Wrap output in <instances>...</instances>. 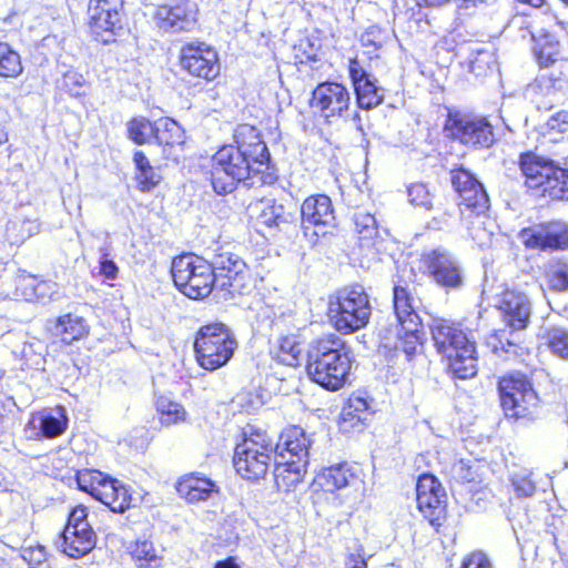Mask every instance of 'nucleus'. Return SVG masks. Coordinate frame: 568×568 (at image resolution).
<instances>
[{"mask_svg": "<svg viewBox=\"0 0 568 568\" xmlns=\"http://www.w3.org/2000/svg\"><path fill=\"white\" fill-rule=\"evenodd\" d=\"M236 144L222 145L211 158L210 181L215 193H232L237 185L268 169L271 155L260 131L251 124H239Z\"/></svg>", "mask_w": 568, "mask_h": 568, "instance_id": "nucleus-1", "label": "nucleus"}, {"mask_svg": "<svg viewBox=\"0 0 568 568\" xmlns=\"http://www.w3.org/2000/svg\"><path fill=\"white\" fill-rule=\"evenodd\" d=\"M440 362L449 375L469 379L478 372V351L473 331L460 321L437 318L429 326Z\"/></svg>", "mask_w": 568, "mask_h": 568, "instance_id": "nucleus-2", "label": "nucleus"}, {"mask_svg": "<svg viewBox=\"0 0 568 568\" xmlns=\"http://www.w3.org/2000/svg\"><path fill=\"white\" fill-rule=\"evenodd\" d=\"M352 365L349 344L336 333H327L313 341L305 371L316 385L337 392L348 383Z\"/></svg>", "mask_w": 568, "mask_h": 568, "instance_id": "nucleus-3", "label": "nucleus"}, {"mask_svg": "<svg viewBox=\"0 0 568 568\" xmlns=\"http://www.w3.org/2000/svg\"><path fill=\"white\" fill-rule=\"evenodd\" d=\"M373 306L361 283H349L333 291L326 303V316L336 333L352 335L371 322Z\"/></svg>", "mask_w": 568, "mask_h": 568, "instance_id": "nucleus-4", "label": "nucleus"}, {"mask_svg": "<svg viewBox=\"0 0 568 568\" xmlns=\"http://www.w3.org/2000/svg\"><path fill=\"white\" fill-rule=\"evenodd\" d=\"M516 165L524 186L531 194L551 200L568 199V168L532 150L520 152Z\"/></svg>", "mask_w": 568, "mask_h": 568, "instance_id": "nucleus-5", "label": "nucleus"}, {"mask_svg": "<svg viewBox=\"0 0 568 568\" xmlns=\"http://www.w3.org/2000/svg\"><path fill=\"white\" fill-rule=\"evenodd\" d=\"M534 371L507 372L497 379V394L500 408L508 420L530 423L537 418L540 398L534 386Z\"/></svg>", "mask_w": 568, "mask_h": 568, "instance_id": "nucleus-6", "label": "nucleus"}, {"mask_svg": "<svg viewBox=\"0 0 568 568\" xmlns=\"http://www.w3.org/2000/svg\"><path fill=\"white\" fill-rule=\"evenodd\" d=\"M237 346L236 337L225 323H205L194 333L195 363L206 372H215L231 362Z\"/></svg>", "mask_w": 568, "mask_h": 568, "instance_id": "nucleus-7", "label": "nucleus"}, {"mask_svg": "<svg viewBox=\"0 0 568 568\" xmlns=\"http://www.w3.org/2000/svg\"><path fill=\"white\" fill-rule=\"evenodd\" d=\"M274 454V443L266 430L248 425L235 445L233 467L245 480L256 481L268 473Z\"/></svg>", "mask_w": 568, "mask_h": 568, "instance_id": "nucleus-8", "label": "nucleus"}, {"mask_svg": "<svg viewBox=\"0 0 568 568\" xmlns=\"http://www.w3.org/2000/svg\"><path fill=\"white\" fill-rule=\"evenodd\" d=\"M449 181L456 199L459 220L467 227L490 212V197L484 183L464 165L449 170Z\"/></svg>", "mask_w": 568, "mask_h": 568, "instance_id": "nucleus-9", "label": "nucleus"}, {"mask_svg": "<svg viewBox=\"0 0 568 568\" xmlns=\"http://www.w3.org/2000/svg\"><path fill=\"white\" fill-rule=\"evenodd\" d=\"M214 288L225 301L251 296L256 278L246 262L233 252H221L213 260Z\"/></svg>", "mask_w": 568, "mask_h": 568, "instance_id": "nucleus-10", "label": "nucleus"}, {"mask_svg": "<svg viewBox=\"0 0 568 568\" xmlns=\"http://www.w3.org/2000/svg\"><path fill=\"white\" fill-rule=\"evenodd\" d=\"M171 275L178 291L190 300H204L214 290L213 262L194 253L175 256Z\"/></svg>", "mask_w": 568, "mask_h": 568, "instance_id": "nucleus-11", "label": "nucleus"}, {"mask_svg": "<svg viewBox=\"0 0 568 568\" xmlns=\"http://www.w3.org/2000/svg\"><path fill=\"white\" fill-rule=\"evenodd\" d=\"M443 132L448 140L475 151L490 149L497 141L495 125L488 116L460 110L447 111Z\"/></svg>", "mask_w": 568, "mask_h": 568, "instance_id": "nucleus-12", "label": "nucleus"}, {"mask_svg": "<svg viewBox=\"0 0 568 568\" xmlns=\"http://www.w3.org/2000/svg\"><path fill=\"white\" fill-rule=\"evenodd\" d=\"M74 480L81 491L106 506L112 513L123 514L132 506L130 487L106 473L82 468L75 471Z\"/></svg>", "mask_w": 568, "mask_h": 568, "instance_id": "nucleus-13", "label": "nucleus"}, {"mask_svg": "<svg viewBox=\"0 0 568 568\" xmlns=\"http://www.w3.org/2000/svg\"><path fill=\"white\" fill-rule=\"evenodd\" d=\"M85 24L95 42L115 43L128 27L123 0H89Z\"/></svg>", "mask_w": 568, "mask_h": 568, "instance_id": "nucleus-14", "label": "nucleus"}, {"mask_svg": "<svg viewBox=\"0 0 568 568\" xmlns=\"http://www.w3.org/2000/svg\"><path fill=\"white\" fill-rule=\"evenodd\" d=\"M97 541V532L89 523V507L84 504L70 507L60 532V551L71 559H80L95 548Z\"/></svg>", "mask_w": 568, "mask_h": 568, "instance_id": "nucleus-15", "label": "nucleus"}, {"mask_svg": "<svg viewBox=\"0 0 568 568\" xmlns=\"http://www.w3.org/2000/svg\"><path fill=\"white\" fill-rule=\"evenodd\" d=\"M416 504L423 518L437 534L445 532L448 521L447 496L439 479L423 473L416 480Z\"/></svg>", "mask_w": 568, "mask_h": 568, "instance_id": "nucleus-16", "label": "nucleus"}, {"mask_svg": "<svg viewBox=\"0 0 568 568\" xmlns=\"http://www.w3.org/2000/svg\"><path fill=\"white\" fill-rule=\"evenodd\" d=\"M310 108L327 124L346 119L352 108L348 88L335 80H325L315 85L308 100Z\"/></svg>", "mask_w": 568, "mask_h": 568, "instance_id": "nucleus-17", "label": "nucleus"}, {"mask_svg": "<svg viewBox=\"0 0 568 568\" xmlns=\"http://www.w3.org/2000/svg\"><path fill=\"white\" fill-rule=\"evenodd\" d=\"M178 65L186 77L204 82L214 81L221 73L217 51L211 44L200 40L181 45Z\"/></svg>", "mask_w": 568, "mask_h": 568, "instance_id": "nucleus-18", "label": "nucleus"}, {"mask_svg": "<svg viewBox=\"0 0 568 568\" xmlns=\"http://www.w3.org/2000/svg\"><path fill=\"white\" fill-rule=\"evenodd\" d=\"M417 272L413 266L397 270L393 285L392 304L396 323L422 322L416 296Z\"/></svg>", "mask_w": 568, "mask_h": 568, "instance_id": "nucleus-19", "label": "nucleus"}, {"mask_svg": "<svg viewBox=\"0 0 568 568\" xmlns=\"http://www.w3.org/2000/svg\"><path fill=\"white\" fill-rule=\"evenodd\" d=\"M518 237L526 250L567 251L568 224L558 220L542 222L536 226L521 229Z\"/></svg>", "mask_w": 568, "mask_h": 568, "instance_id": "nucleus-20", "label": "nucleus"}, {"mask_svg": "<svg viewBox=\"0 0 568 568\" xmlns=\"http://www.w3.org/2000/svg\"><path fill=\"white\" fill-rule=\"evenodd\" d=\"M495 307L500 313L501 321L511 332L524 331L528 327L531 303L524 292L505 286L496 297Z\"/></svg>", "mask_w": 568, "mask_h": 568, "instance_id": "nucleus-21", "label": "nucleus"}, {"mask_svg": "<svg viewBox=\"0 0 568 568\" xmlns=\"http://www.w3.org/2000/svg\"><path fill=\"white\" fill-rule=\"evenodd\" d=\"M356 480L357 474L347 462L324 467L314 476L311 483V496L314 503H321L326 500L329 495L351 486Z\"/></svg>", "mask_w": 568, "mask_h": 568, "instance_id": "nucleus-22", "label": "nucleus"}, {"mask_svg": "<svg viewBox=\"0 0 568 568\" xmlns=\"http://www.w3.org/2000/svg\"><path fill=\"white\" fill-rule=\"evenodd\" d=\"M347 71L359 109L368 111L384 102V89L378 84V80L365 70L358 57L348 60Z\"/></svg>", "mask_w": 568, "mask_h": 568, "instance_id": "nucleus-23", "label": "nucleus"}, {"mask_svg": "<svg viewBox=\"0 0 568 568\" xmlns=\"http://www.w3.org/2000/svg\"><path fill=\"white\" fill-rule=\"evenodd\" d=\"M336 224L335 209L332 199L322 193L306 196L301 204V225L305 232L313 229L314 234H325Z\"/></svg>", "mask_w": 568, "mask_h": 568, "instance_id": "nucleus-24", "label": "nucleus"}, {"mask_svg": "<svg viewBox=\"0 0 568 568\" xmlns=\"http://www.w3.org/2000/svg\"><path fill=\"white\" fill-rule=\"evenodd\" d=\"M251 209L255 213L251 215L254 224L271 234L287 231L296 224L295 213L275 199H261L251 205Z\"/></svg>", "mask_w": 568, "mask_h": 568, "instance_id": "nucleus-25", "label": "nucleus"}, {"mask_svg": "<svg viewBox=\"0 0 568 568\" xmlns=\"http://www.w3.org/2000/svg\"><path fill=\"white\" fill-rule=\"evenodd\" d=\"M424 263L429 276L445 288H458L463 285V273L458 263L444 251L433 250L423 254Z\"/></svg>", "mask_w": 568, "mask_h": 568, "instance_id": "nucleus-26", "label": "nucleus"}, {"mask_svg": "<svg viewBox=\"0 0 568 568\" xmlns=\"http://www.w3.org/2000/svg\"><path fill=\"white\" fill-rule=\"evenodd\" d=\"M196 11L189 0H176L156 8L154 20L163 31H187L195 23Z\"/></svg>", "mask_w": 568, "mask_h": 568, "instance_id": "nucleus-27", "label": "nucleus"}, {"mask_svg": "<svg viewBox=\"0 0 568 568\" xmlns=\"http://www.w3.org/2000/svg\"><path fill=\"white\" fill-rule=\"evenodd\" d=\"M531 52L540 69H548L556 63L560 64V72L554 82H561L568 75V59L562 55L561 47L555 36L542 32L532 37Z\"/></svg>", "mask_w": 568, "mask_h": 568, "instance_id": "nucleus-28", "label": "nucleus"}, {"mask_svg": "<svg viewBox=\"0 0 568 568\" xmlns=\"http://www.w3.org/2000/svg\"><path fill=\"white\" fill-rule=\"evenodd\" d=\"M153 142L161 148L164 159L179 162L178 151H183L186 135L183 126L170 116L156 119Z\"/></svg>", "mask_w": 568, "mask_h": 568, "instance_id": "nucleus-29", "label": "nucleus"}, {"mask_svg": "<svg viewBox=\"0 0 568 568\" xmlns=\"http://www.w3.org/2000/svg\"><path fill=\"white\" fill-rule=\"evenodd\" d=\"M305 341L300 332L295 331L280 334L270 344V356L278 364L297 367L301 364Z\"/></svg>", "mask_w": 568, "mask_h": 568, "instance_id": "nucleus-30", "label": "nucleus"}, {"mask_svg": "<svg viewBox=\"0 0 568 568\" xmlns=\"http://www.w3.org/2000/svg\"><path fill=\"white\" fill-rule=\"evenodd\" d=\"M310 447L311 439L304 428L298 425H287L280 433L277 443L274 444V453L278 458L287 456L308 462Z\"/></svg>", "mask_w": 568, "mask_h": 568, "instance_id": "nucleus-31", "label": "nucleus"}, {"mask_svg": "<svg viewBox=\"0 0 568 568\" xmlns=\"http://www.w3.org/2000/svg\"><path fill=\"white\" fill-rule=\"evenodd\" d=\"M372 414V399L359 392L352 393L338 415V426L344 432L361 428Z\"/></svg>", "mask_w": 568, "mask_h": 568, "instance_id": "nucleus-32", "label": "nucleus"}, {"mask_svg": "<svg viewBox=\"0 0 568 568\" xmlns=\"http://www.w3.org/2000/svg\"><path fill=\"white\" fill-rule=\"evenodd\" d=\"M175 489L178 495L190 504L206 500L217 491L215 483L197 471L181 476Z\"/></svg>", "mask_w": 568, "mask_h": 568, "instance_id": "nucleus-33", "label": "nucleus"}, {"mask_svg": "<svg viewBox=\"0 0 568 568\" xmlns=\"http://www.w3.org/2000/svg\"><path fill=\"white\" fill-rule=\"evenodd\" d=\"M308 462L283 457L275 463L274 481L278 490L290 491L304 480Z\"/></svg>", "mask_w": 568, "mask_h": 568, "instance_id": "nucleus-34", "label": "nucleus"}, {"mask_svg": "<svg viewBox=\"0 0 568 568\" xmlns=\"http://www.w3.org/2000/svg\"><path fill=\"white\" fill-rule=\"evenodd\" d=\"M423 348V321L396 323L395 351L402 352L407 361H413Z\"/></svg>", "mask_w": 568, "mask_h": 568, "instance_id": "nucleus-35", "label": "nucleus"}, {"mask_svg": "<svg viewBox=\"0 0 568 568\" xmlns=\"http://www.w3.org/2000/svg\"><path fill=\"white\" fill-rule=\"evenodd\" d=\"M57 336L64 345L85 339L90 335V325L82 316L65 313L54 320Z\"/></svg>", "mask_w": 568, "mask_h": 568, "instance_id": "nucleus-36", "label": "nucleus"}, {"mask_svg": "<svg viewBox=\"0 0 568 568\" xmlns=\"http://www.w3.org/2000/svg\"><path fill=\"white\" fill-rule=\"evenodd\" d=\"M134 164V182L136 189L141 193H150L159 186L162 181V175L158 169L152 165L148 155L142 151L138 150L133 153Z\"/></svg>", "mask_w": 568, "mask_h": 568, "instance_id": "nucleus-37", "label": "nucleus"}, {"mask_svg": "<svg viewBox=\"0 0 568 568\" xmlns=\"http://www.w3.org/2000/svg\"><path fill=\"white\" fill-rule=\"evenodd\" d=\"M128 555L136 568H161L163 557L148 538H136L126 548Z\"/></svg>", "mask_w": 568, "mask_h": 568, "instance_id": "nucleus-38", "label": "nucleus"}, {"mask_svg": "<svg viewBox=\"0 0 568 568\" xmlns=\"http://www.w3.org/2000/svg\"><path fill=\"white\" fill-rule=\"evenodd\" d=\"M155 412L160 424L170 427L189 422V413L180 402L160 396L155 400Z\"/></svg>", "mask_w": 568, "mask_h": 568, "instance_id": "nucleus-39", "label": "nucleus"}, {"mask_svg": "<svg viewBox=\"0 0 568 568\" xmlns=\"http://www.w3.org/2000/svg\"><path fill=\"white\" fill-rule=\"evenodd\" d=\"M55 415L41 414L40 422V436L47 439L60 437L65 433L69 426V417L67 409L63 405L58 404L54 406Z\"/></svg>", "mask_w": 568, "mask_h": 568, "instance_id": "nucleus-40", "label": "nucleus"}, {"mask_svg": "<svg viewBox=\"0 0 568 568\" xmlns=\"http://www.w3.org/2000/svg\"><path fill=\"white\" fill-rule=\"evenodd\" d=\"M156 129V120L146 116H133L126 123L128 138L138 145L153 142Z\"/></svg>", "mask_w": 568, "mask_h": 568, "instance_id": "nucleus-41", "label": "nucleus"}, {"mask_svg": "<svg viewBox=\"0 0 568 568\" xmlns=\"http://www.w3.org/2000/svg\"><path fill=\"white\" fill-rule=\"evenodd\" d=\"M541 338L554 356L568 361V328L557 325L547 327Z\"/></svg>", "mask_w": 568, "mask_h": 568, "instance_id": "nucleus-42", "label": "nucleus"}, {"mask_svg": "<svg viewBox=\"0 0 568 568\" xmlns=\"http://www.w3.org/2000/svg\"><path fill=\"white\" fill-rule=\"evenodd\" d=\"M21 55L7 42H0V78L17 79L23 73Z\"/></svg>", "mask_w": 568, "mask_h": 568, "instance_id": "nucleus-43", "label": "nucleus"}, {"mask_svg": "<svg viewBox=\"0 0 568 568\" xmlns=\"http://www.w3.org/2000/svg\"><path fill=\"white\" fill-rule=\"evenodd\" d=\"M544 277L551 292L568 291V263L562 260L549 263L544 270Z\"/></svg>", "mask_w": 568, "mask_h": 568, "instance_id": "nucleus-44", "label": "nucleus"}, {"mask_svg": "<svg viewBox=\"0 0 568 568\" xmlns=\"http://www.w3.org/2000/svg\"><path fill=\"white\" fill-rule=\"evenodd\" d=\"M409 203L419 209L432 211L434 209L436 194L426 182L417 181L406 187Z\"/></svg>", "mask_w": 568, "mask_h": 568, "instance_id": "nucleus-45", "label": "nucleus"}, {"mask_svg": "<svg viewBox=\"0 0 568 568\" xmlns=\"http://www.w3.org/2000/svg\"><path fill=\"white\" fill-rule=\"evenodd\" d=\"M487 346L497 355L517 353L518 344L509 339L505 328L495 329L487 336Z\"/></svg>", "mask_w": 568, "mask_h": 568, "instance_id": "nucleus-46", "label": "nucleus"}, {"mask_svg": "<svg viewBox=\"0 0 568 568\" xmlns=\"http://www.w3.org/2000/svg\"><path fill=\"white\" fill-rule=\"evenodd\" d=\"M41 284L42 283L38 282L33 276H23L16 285V294L28 302L38 301L43 295L38 292Z\"/></svg>", "mask_w": 568, "mask_h": 568, "instance_id": "nucleus-47", "label": "nucleus"}, {"mask_svg": "<svg viewBox=\"0 0 568 568\" xmlns=\"http://www.w3.org/2000/svg\"><path fill=\"white\" fill-rule=\"evenodd\" d=\"M22 557L29 565L40 568L48 562L50 552L47 546L37 544L24 548Z\"/></svg>", "mask_w": 568, "mask_h": 568, "instance_id": "nucleus-48", "label": "nucleus"}, {"mask_svg": "<svg viewBox=\"0 0 568 568\" xmlns=\"http://www.w3.org/2000/svg\"><path fill=\"white\" fill-rule=\"evenodd\" d=\"M459 568H493V565L486 554L474 550L463 557Z\"/></svg>", "mask_w": 568, "mask_h": 568, "instance_id": "nucleus-49", "label": "nucleus"}, {"mask_svg": "<svg viewBox=\"0 0 568 568\" xmlns=\"http://www.w3.org/2000/svg\"><path fill=\"white\" fill-rule=\"evenodd\" d=\"M363 47L372 48L374 51L381 50L384 45V36L379 28L369 27L361 36Z\"/></svg>", "mask_w": 568, "mask_h": 568, "instance_id": "nucleus-50", "label": "nucleus"}, {"mask_svg": "<svg viewBox=\"0 0 568 568\" xmlns=\"http://www.w3.org/2000/svg\"><path fill=\"white\" fill-rule=\"evenodd\" d=\"M346 568H368L364 546L358 540L355 541L354 550L346 557ZM389 568L398 567L390 566Z\"/></svg>", "mask_w": 568, "mask_h": 568, "instance_id": "nucleus-51", "label": "nucleus"}, {"mask_svg": "<svg viewBox=\"0 0 568 568\" xmlns=\"http://www.w3.org/2000/svg\"><path fill=\"white\" fill-rule=\"evenodd\" d=\"M99 275L105 280H115L119 275V267L108 253H103L99 260Z\"/></svg>", "mask_w": 568, "mask_h": 568, "instance_id": "nucleus-52", "label": "nucleus"}, {"mask_svg": "<svg viewBox=\"0 0 568 568\" xmlns=\"http://www.w3.org/2000/svg\"><path fill=\"white\" fill-rule=\"evenodd\" d=\"M414 7L410 9L412 17L425 10H436L447 7L453 0H410Z\"/></svg>", "mask_w": 568, "mask_h": 568, "instance_id": "nucleus-53", "label": "nucleus"}, {"mask_svg": "<svg viewBox=\"0 0 568 568\" xmlns=\"http://www.w3.org/2000/svg\"><path fill=\"white\" fill-rule=\"evenodd\" d=\"M549 129L558 133H568V111L555 113L548 122Z\"/></svg>", "mask_w": 568, "mask_h": 568, "instance_id": "nucleus-54", "label": "nucleus"}, {"mask_svg": "<svg viewBox=\"0 0 568 568\" xmlns=\"http://www.w3.org/2000/svg\"><path fill=\"white\" fill-rule=\"evenodd\" d=\"M513 485L519 497H530L536 490V485L526 477L514 480Z\"/></svg>", "mask_w": 568, "mask_h": 568, "instance_id": "nucleus-55", "label": "nucleus"}, {"mask_svg": "<svg viewBox=\"0 0 568 568\" xmlns=\"http://www.w3.org/2000/svg\"><path fill=\"white\" fill-rule=\"evenodd\" d=\"M483 54V52H478L477 55L469 61V71L475 77L485 75L486 72L490 69L489 62L485 61V59L481 57Z\"/></svg>", "mask_w": 568, "mask_h": 568, "instance_id": "nucleus-56", "label": "nucleus"}, {"mask_svg": "<svg viewBox=\"0 0 568 568\" xmlns=\"http://www.w3.org/2000/svg\"><path fill=\"white\" fill-rule=\"evenodd\" d=\"M10 140L7 120L2 116V108L0 106V148L4 146Z\"/></svg>", "mask_w": 568, "mask_h": 568, "instance_id": "nucleus-57", "label": "nucleus"}, {"mask_svg": "<svg viewBox=\"0 0 568 568\" xmlns=\"http://www.w3.org/2000/svg\"><path fill=\"white\" fill-rule=\"evenodd\" d=\"M213 568H241L239 559L235 556H229L214 562Z\"/></svg>", "mask_w": 568, "mask_h": 568, "instance_id": "nucleus-58", "label": "nucleus"}, {"mask_svg": "<svg viewBox=\"0 0 568 568\" xmlns=\"http://www.w3.org/2000/svg\"><path fill=\"white\" fill-rule=\"evenodd\" d=\"M483 2L484 0H457V9L459 11L470 10Z\"/></svg>", "mask_w": 568, "mask_h": 568, "instance_id": "nucleus-59", "label": "nucleus"}, {"mask_svg": "<svg viewBox=\"0 0 568 568\" xmlns=\"http://www.w3.org/2000/svg\"><path fill=\"white\" fill-rule=\"evenodd\" d=\"M520 3L531 6L534 8H540L545 4L546 0H517Z\"/></svg>", "mask_w": 568, "mask_h": 568, "instance_id": "nucleus-60", "label": "nucleus"}, {"mask_svg": "<svg viewBox=\"0 0 568 568\" xmlns=\"http://www.w3.org/2000/svg\"><path fill=\"white\" fill-rule=\"evenodd\" d=\"M454 217V211H450V212H444L443 215L440 216V220L446 222L447 220Z\"/></svg>", "mask_w": 568, "mask_h": 568, "instance_id": "nucleus-61", "label": "nucleus"}, {"mask_svg": "<svg viewBox=\"0 0 568 568\" xmlns=\"http://www.w3.org/2000/svg\"><path fill=\"white\" fill-rule=\"evenodd\" d=\"M0 568H11V567H10V564L4 558H0Z\"/></svg>", "mask_w": 568, "mask_h": 568, "instance_id": "nucleus-62", "label": "nucleus"}, {"mask_svg": "<svg viewBox=\"0 0 568 568\" xmlns=\"http://www.w3.org/2000/svg\"><path fill=\"white\" fill-rule=\"evenodd\" d=\"M562 3H565L566 6H568V0H560Z\"/></svg>", "mask_w": 568, "mask_h": 568, "instance_id": "nucleus-63", "label": "nucleus"}, {"mask_svg": "<svg viewBox=\"0 0 568 568\" xmlns=\"http://www.w3.org/2000/svg\"><path fill=\"white\" fill-rule=\"evenodd\" d=\"M3 377V373L0 371V381L2 379Z\"/></svg>", "mask_w": 568, "mask_h": 568, "instance_id": "nucleus-64", "label": "nucleus"}]
</instances>
